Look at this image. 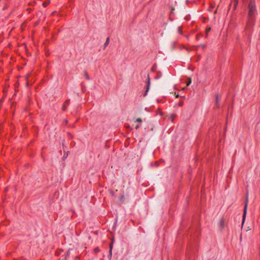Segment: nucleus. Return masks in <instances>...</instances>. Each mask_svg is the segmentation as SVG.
<instances>
[{
    "mask_svg": "<svg viewBox=\"0 0 260 260\" xmlns=\"http://www.w3.org/2000/svg\"><path fill=\"white\" fill-rule=\"evenodd\" d=\"M256 13L255 2L254 0H250L248 6V18L246 29H248L254 24Z\"/></svg>",
    "mask_w": 260,
    "mask_h": 260,
    "instance_id": "1",
    "label": "nucleus"
},
{
    "mask_svg": "<svg viewBox=\"0 0 260 260\" xmlns=\"http://www.w3.org/2000/svg\"><path fill=\"white\" fill-rule=\"evenodd\" d=\"M248 197L247 196L246 198V199H245V205H244V213H243V223L244 221V220H245V218L246 217V211H247V207H248Z\"/></svg>",
    "mask_w": 260,
    "mask_h": 260,
    "instance_id": "2",
    "label": "nucleus"
},
{
    "mask_svg": "<svg viewBox=\"0 0 260 260\" xmlns=\"http://www.w3.org/2000/svg\"><path fill=\"white\" fill-rule=\"evenodd\" d=\"M150 85V79L149 75H148V76H147V83L146 90V93L145 94V95H146V93L148 91V90L149 89Z\"/></svg>",
    "mask_w": 260,
    "mask_h": 260,
    "instance_id": "3",
    "label": "nucleus"
},
{
    "mask_svg": "<svg viewBox=\"0 0 260 260\" xmlns=\"http://www.w3.org/2000/svg\"><path fill=\"white\" fill-rule=\"evenodd\" d=\"M219 226L221 229H223L224 228V220L223 219H221L219 221Z\"/></svg>",
    "mask_w": 260,
    "mask_h": 260,
    "instance_id": "4",
    "label": "nucleus"
},
{
    "mask_svg": "<svg viewBox=\"0 0 260 260\" xmlns=\"http://www.w3.org/2000/svg\"><path fill=\"white\" fill-rule=\"evenodd\" d=\"M219 98L218 94L216 95V104L217 107H219Z\"/></svg>",
    "mask_w": 260,
    "mask_h": 260,
    "instance_id": "5",
    "label": "nucleus"
},
{
    "mask_svg": "<svg viewBox=\"0 0 260 260\" xmlns=\"http://www.w3.org/2000/svg\"><path fill=\"white\" fill-rule=\"evenodd\" d=\"M109 43V38H107L106 41V42L105 43L104 46V47H106Z\"/></svg>",
    "mask_w": 260,
    "mask_h": 260,
    "instance_id": "6",
    "label": "nucleus"
},
{
    "mask_svg": "<svg viewBox=\"0 0 260 260\" xmlns=\"http://www.w3.org/2000/svg\"><path fill=\"white\" fill-rule=\"evenodd\" d=\"M112 243L110 245V255L111 256L112 255Z\"/></svg>",
    "mask_w": 260,
    "mask_h": 260,
    "instance_id": "7",
    "label": "nucleus"
},
{
    "mask_svg": "<svg viewBox=\"0 0 260 260\" xmlns=\"http://www.w3.org/2000/svg\"><path fill=\"white\" fill-rule=\"evenodd\" d=\"M84 76L87 80H89V77L86 72L84 73Z\"/></svg>",
    "mask_w": 260,
    "mask_h": 260,
    "instance_id": "8",
    "label": "nucleus"
},
{
    "mask_svg": "<svg viewBox=\"0 0 260 260\" xmlns=\"http://www.w3.org/2000/svg\"><path fill=\"white\" fill-rule=\"evenodd\" d=\"M235 5L234 6V9L235 10L236 9L238 3V0H235Z\"/></svg>",
    "mask_w": 260,
    "mask_h": 260,
    "instance_id": "9",
    "label": "nucleus"
},
{
    "mask_svg": "<svg viewBox=\"0 0 260 260\" xmlns=\"http://www.w3.org/2000/svg\"><path fill=\"white\" fill-rule=\"evenodd\" d=\"M211 30V28L209 27L206 29V36H208V32Z\"/></svg>",
    "mask_w": 260,
    "mask_h": 260,
    "instance_id": "10",
    "label": "nucleus"
},
{
    "mask_svg": "<svg viewBox=\"0 0 260 260\" xmlns=\"http://www.w3.org/2000/svg\"><path fill=\"white\" fill-rule=\"evenodd\" d=\"M191 83V78H188V82L187 83V86L189 85Z\"/></svg>",
    "mask_w": 260,
    "mask_h": 260,
    "instance_id": "11",
    "label": "nucleus"
},
{
    "mask_svg": "<svg viewBox=\"0 0 260 260\" xmlns=\"http://www.w3.org/2000/svg\"><path fill=\"white\" fill-rule=\"evenodd\" d=\"M178 32L180 34H182V30H181V29L180 27H179L178 29Z\"/></svg>",
    "mask_w": 260,
    "mask_h": 260,
    "instance_id": "12",
    "label": "nucleus"
},
{
    "mask_svg": "<svg viewBox=\"0 0 260 260\" xmlns=\"http://www.w3.org/2000/svg\"><path fill=\"white\" fill-rule=\"evenodd\" d=\"M136 121H138V122H140V123H141V122H142V119H141V118H138V119H137Z\"/></svg>",
    "mask_w": 260,
    "mask_h": 260,
    "instance_id": "13",
    "label": "nucleus"
},
{
    "mask_svg": "<svg viewBox=\"0 0 260 260\" xmlns=\"http://www.w3.org/2000/svg\"><path fill=\"white\" fill-rule=\"evenodd\" d=\"M140 127V126L139 125H137L136 126V128L138 129Z\"/></svg>",
    "mask_w": 260,
    "mask_h": 260,
    "instance_id": "14",
    "label": "nucleus"
}]
</instances>
